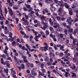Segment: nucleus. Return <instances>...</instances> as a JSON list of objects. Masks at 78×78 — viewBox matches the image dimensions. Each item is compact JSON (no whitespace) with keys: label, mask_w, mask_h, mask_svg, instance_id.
Masks as SVG:
<instances>
[{"label":"nucleus","mask_w":78,"mask_h":78,"mask_svg":"<svg viewBox=\"0 0 78 78\" xmlns=\"http://www.w3.org/2000/svg\"><path fill=\"white\" fill-rule=\"evenodd\" d=\"M23 10H24V11H28V9H26V8H25V7H23Z\"/></svg>","instance_id":"43"},{"label":"nucleus","mask_w":78,"mask_h":78,"mask_svg":"<svg viewBox=\"0 0 78 78\" xmlns=\"http://www.w3.org/2000/svg\"><path fill=\"white\" fill-rule=\"evenodd\" d=\"M58 13L59 16H62V12H58Z\"/></svg>","instance_id":"15"},{"label":"nucleus","mask_w":78,"mask_h":78,"mask_svg":"<svg viewBox=\"0 0 78 78\" xmlns=\"http://www.w3.org/2000/svg\"><path fill=\"white\" fill-rule=\"evenodd\" d=\"M53 72L54 73L57 74V73H58V72H56V70L55 69H53L52 70Z\"/></svg>","instance_id":"25"},{"label":"nucleus","mask_w":78,"mask_h":78,"mask_svg":"<svg viewBox=\"0 0 78 78\" xmlns=\"http://www.w3.org/2000/svg\"><path fill=\"white\" fill-rule=\"evenodd\" d=\"M62 8H60L58 11V12H62Z\"/></svg>","instance_id":"35"},{"label":"nucleus","mask_w":78,"mask_h":78,"mask_svg":"<svg viewBox=\"0 0 78 78\" xmlns=\"http://www.w3.org/2000/svg\"><path fill=\"white\" fill-rule=\"evenodd\" d=\"M71 73L72 74V76L73 78H76V73H74L73 72H71Z\"/></svg>","instance_id":"4"},{"label":"nucleus","mask_w":78,"mask_h":78,"mask_svg":"<svg viewBox=\"0 0 78 78\" xmlns=\"http://www.w3.org/2000/svg\"><path fill=\"white\" fill-rule=\"evenodd\" d=\"M27 76L29 78H31L33 76L31 75V74H28L27 75Z\"/></svg>","instance_id":"21"},{"label":"nucleus","mask_w":78,"mask_h":78,"mask_svg":"<svg viewBox=\"0 0 78 78\" xmlns=\"http://www.w3.org/2000/svg\"><path fill=\"white\" fill-rule=\"evenodd\" d=\"M38 4L40 6H43L41 2H39L38 3Z\"/></svg>","instance_id":"62"},{"label":"nucleus","mask_w":78,"mask_h":78,"mask_svg":"<svg viewBox=\"0 0 78 78\" xmlns=\"http://www.w3.org/2000/svg\"><path fill=\"white\" fill-rule=\"evenodd\" d=\"M41 71L43 73H45V72H46V70L45 69H44V68L42 69Z\"/></svg>","instance_id":"17"},{"label":"nucleus","mask_w":78,"mask_h":78,"mask_svg":"<svg viewBox=\"0 0 78 78\" xmlns=\"http://www.w3.org/2000/svg\"><path fill=\"white\" fill-rule=\"evenodd\" d=\"M40 48L41 49H43V48L44 49V51H47V50H48V48L47 47V46H44V47H41Z\"/></svg>","instance_id":"7"},{"label":"nucleus","mask_w":78,"mask_h":78,"mask_svg":"<svg viewBox=\"0 0 78 78\" xmlns=\"http://www.w3.org/2000/svg\"><path fill=\"white\" fill-rule=\"evenodd\" d=\"M14 58L15 61H16V62H19L18 60H17V58H16V57L15 56H14Z\"/></svg>","instance_id":"19"},{"label":"nucleus","mask_w":78,"mask_h":78,"mask_svg":"<svg viewBox=\"0 0 78 78\" xmlns=\"http://www.w3.org/2000/svg\"><path fill=\"white\" fill-rule=\"evenodd\" d=\"M70 68L72 69V70H75V71H77V69L76 68H75L73 66H71Z\"/></svg>","instance_id":"11"},{"label":"nucleus","mask_w":78,"mask_h":78,"mask_svg":"<svg viewBox=\"0 0 78 78\" xmlns=\"http://www.w3.org/2000/svg\"><path fill=\"white\" fill-rule=\"evenodd\" d=\"M73 12V11H72L71 12H69V15H70V16H72Z\"/></svg>","instance_id":"27"},{"label":"nucleus","mask_w":78,"mask_h":78,"mask_svg":"<svg viewBox=\"0 0 78 78\" xmlns=\"http://www.w3.org/2000/svg\"><path fill=\"white\" fill-rule=\"evenodd\" d=\"M51 0H45V2L46 3H51V2H50V1Z\"/></svg>","instance_id":"14"},{"label":"nucleus","mask_w":78,"mask_h":78,"mask_svg":"<svg viewBox=\"0 0 78 78\" xmlns=\"http://www.w3.org/2000/svg\"><path fill=\"white\" fill-rule=\"evenodd\" d=\"M48 25V23H47V24H44V26L43 27L45 28H47V26Z\"/></svg>","instance_id":"42"},{"label":"nucleus","mask_w":78,"mask_h":78,"mask_svg":"<svg viewBox=\"0 0 78 78\" xmlns=\"http://www.w3.org/2000/svg\"><path fill=\"white\" fill-rule=\"evenodd\" d=\"M68 10L69 12H71L72 11H73L70 8H69Z\"/></svg>","instance_id":"52"},{"label":"nucleus","mask_w":78,"mask_h":78,"mask_svg":"<svg viewBox=\"0 0 78 78\" xmlns=\"http://www.w3.org/2000/svg\"><path fill=\"white\" fill-rule=\"evenodd\" d=\"M44 64L42 63L41 65V69H44Z\"/></svg>","instance_id":"31"},{"label":"nucleus","mask_w":78,"mask_h":78,"mask_svg":"<svg viewBox=\"0 0 78 78\" xmlns=\"http://www.w3.org/2000/svg\"><path fill=\"white\" fill-rule=\"evenodd\" d=\"M25 17L26 19H27V20H28V18H29V16L28 15H26L25 16Z\"/></svg>","instance_id":"33"},{"label":"nucleus","mask_w":78,"mask_h":78,"mask_svg":"<svg viewBox=\"0 0 78 78\" xmlns=\"http://www.w3.org/2000/svg\"><path fill=\"white\" fill-rule=\"evenodd\" d=\"M62 25L63 26L65 27H66L67 26V25L66 24V23H62Z\"/></svg>","instance_id":"38"},{"label":"nucleus","mask_w":78,"mask_h":78,"mask_svg":"<svg viewBox=\"0 0 78 78\" xmlns=\"http://www.w3.org/2000/svg\"><path fill=\"white\" fill-rule=\"evenodd\" d=\"M31 73L32 75H34V76H36L37 75V73L35 72L34 71H31Z\"/></svg>","instance_id":"9"},{"label":"nucleus","mask_w":78,"mask_h":78,"mask_svg":"<svg viewBox=\"0 0 78 78\" xmlns=\"http://www.w3.org/2000/svg\"><path fill=\"white\" fill-rule=\"evenodd\" d=\"M9 30H5V34H7V33H9Z\"/></svg>","instance_id":"26"},{"label":"nucleus","mask_w":78,"mask_h":78,"mask_svg":"<svg viewBox=\"0 0 78 78\" xmlns=\"http://www.w3.org/2000/svg\"><path fill=\"white\" fill-rule=\"evenodd\" d=\"M61 30H62V28L61 27H58L56 29V31H60Z\"/></svg>","instance_id":"13"},{"label":"nucleus","mask_w":78,"mask_h":78,"mask_svg":"<svg viewBox=\"0 0 78 78\" xmlns=\"http://www.w3.org/2000/svg\"><path fill=\"white\" fill-rule=\"evenodd\" d=\"M9 5L10 6H12V5H13V4H12V3L11 2H10V3H9Z\"/></svg>","instance_id":"56"},{"label":"nucleus","mask_w":78,"mask_h":78,"mask_svg":"<svg viewBox=\"0 0 78 78\" xmlns=\"http://www.w3.org/2000/svg\"><path fill=\"white\" fill-rule=\"evenodd\" d=\"M21 48L22 50H25V47L24 46H22L21 47Z\"/></svg>","instance_id":"57"},{"label":"nucleus","mask_w":78,"mask_h":78,"mask_svg":"<svg viewBox=\"0 0 78 78\" xmlns=\"http://www.w3.org/2000/svg\"><path fill=\"white\" fill-rule=\"evenodd\" d=\"M18 52H19V53L20 55H21V56H23V54L21 52H20V51H18Z\"/></svg>","instance_id":"34"},{"label":"nucleus","mask_w":78,"mask_h":78,"mask_svg":"<svg viewBox=\"0 0 78 78\" xmlns=\"http://www.w3.org/2000/svg\"><path fill=\"white\" fill-rule=\"evenodd\" d=\"M78 40L77 39H74L73 40V43L74 45H76V42H78Z\"/></svg>","instance_id":"5"},{"label":"nucleus","mask_w":78,"mask_h":78,"mask_svg":"<svg viewBox=\"0 0 78 78\" xmlns=\"http://www.w3.org/2000/svg\"><path fill=\"white\" fill-rule=\"evenodd\" d=\"M50 36L51 37H52V38H54L56 36L55 35H53L52 34H50Z\"/></svg>","instance_id":"12"},{"label":"nucleus","mask_w":78,"mask_h":78,"mask_svg":"<svg viewBox=\"0 0 78 78\" xmlns=\"http://www.w3.org/2000/svg\"><path fill=\"white\" fill-rule=\"evenodd\" d=\"M44 44L46 46L45 47H47V48H48V44L46 43H44Z\"/></svg>","instance_id":"50"},{"label":"nucleus","mask_w":78,"mask_h":78,"mask_svg":"<svg viewBox=\"0 0 78 78\" xmlns=\"http://www.w3.org/2000/svg\"><path fill=\"white\" fill-rule=\"evenodd\" d=\"M65 74L68 75V76H69V75H70V74L69 73V72H65Z\"/></svg>","instance_id":"45"},{"label":"nucleus","mask_w":78,"mask_h":78,"mask_svg":"<svg viewBox=\"0 0 78 78\" xmlns=\"http://www.w3.org/2000/svg\"><path fill=\"white\" fill-rule=\"evenodd\" d=\"M66 20V18H64V17L62 18L61 19V20L64 21V20Z\"/></svg>","instance_id":"51"},{"label":"nucleus","mask_w":78,"mask_h":78,"mask_svg":"<svg viewBox=\"0 0 78 78\" xmlns=\"http://www.w3.org/2000/svg\"><path fill=\"white\" fill-rule=\"evenodd\" d=\"M44 61L46 62H48L49 61V59L48 58H44Z\"/></svg>","instance_id":"37"},{"label":"nucleus","mask_w":78,"mask_h":78,"mask_svg":"<svg viewBox=\"0 0 78 78\" xmlns=\"http://www.w3.org/2000/svg\"><path fill=\"white\" fill-rule=\"evenodd\" d=\"M24 1H22V2H21L20 1H18V4L20 5V4H21L22 3H24Z\"/></svg>","instance_id":"24"},{"label":"nucleus","mask_w":78,"mask_h":78,"mask_svg":"<svg viewBox=\"0 0 78 78\" xmlns=\"http://www.w3.org/2000/svg\"><path fill=\"white\" fill-rule=\"evenodd\" d=\"M64 54L62 53H60L59 55V56H62Z\"/></svg>","instance_id":"60"},{"label":"nucleus","mask_w":78,"mask_h":78,"mask_svg":"<svg viewBox=\"0 0 78 78\" xmlns=\"http://www.w3.org/2000/svg\"><path fill=\"white\" fill-rule=\"evenodd\" d=\"M68 31L69 32H72V31H73V29L72 28L70 29L69 30H68Z\"/></svg>","instance_id":"39"},{"label":"nucleus","mask_w":78,"mask_h":78,"mask_svg":"<svg viewBox=\"0 0 78 78\" xmlns=\"http://www.w3.org/2000/svg\"><path fill=\"white\" fill-rule=\"evenodd\" d=\"M68 23L69 25H72V21H68Z\"/></svg>","instance_id":"32"},{"label":"nucleus","mask_w":78,"mask_h":78,"mask_svg":"<svg viewBox=\"0 0 78 78\" xmlns=\"http://www.w3.org/2000/svg\"><path fill=\"white\" fill-rule=\"evenodd\" d=\"M55 55V54H54L53 52H51L49 54V56L50 58H53Z\"/></svg>","instance_id":"3"},{"label":"nucleus","mask_w":78,"mask_h":78,"mask_svg":"<svg viewBox=\"0 0 78 78\" xmlns=\"http://www.w3.org/2000/svg\"><path fill=\"white\" fill-rule=\"evenodd\" d=\"M50 9L52 12L55 11V10H56V9L54 6L51 7Z\"/></svg>","instance_id":"6"},{"label":"nucleus","mask_w":78,"mask_h":78,"mask_svg":"<svg viewBox=\"0 0 78 78\" xmlns=\"http://www.w3.org/2000/svg\"><path fill=\"white\" fill-rule=\"evenodd\" d=\"M55 49V50H58V48H57V47L56 45H55L54 47Z\"/></svg>","instance_id":"40"},{"label":"nucleus","mask_w":78,"mask_h":78,"mask_svg":"<svg viewBox=\"0 0 78 78\" xmlns=\"http://www.w3.org/2000/svg\"><path fill=\"white\" fill-rule=\"evenodd\" d=\"M47 64L48 66H50L51 65V63L50 62H47Z\"/></svg>","instance_id":"55"},{"label":"nucleus","mask_w":78,"mask_h":78,"mask_svg":"<svg viewBox=\"0 0 78 78\" xmlns=\"http://www.w3.org/2000/svg\"><path fill=\"white\" fill-rule=\"evenodd\" d=\"M5 14H6L7 13H8V10H7V9H5Z\"/></svg>","instance_id":"61"},{"label":"nucleus","mask_w":78,"mask_h":78,"mask_svg":"<svg viewBox=\"0 0 78 78\" xmlns=\"http://www.w3.org/2000/svg\"><path fill=\"white\" fill-rule=\"evenodd\" d=\"M61 62L63 65H64V64H66V63L63 62V61H61Z\"/></svg>","instance_id":"46"},{"label":"nucleus","mask_w":78,"mask_h":78,"mask_svg":"<svg viewBox=\"0 0 78 78\" xmlns=\"http://www.w3.org/2000/svg\"><path fill=\"white\" fill-rule=\"evenodd\" d=\"M13 76V78H17V76H16V75H12Z\"/></svg>","instance_id":"63"},{"label":"nucleus","mask_w":78,"mask_h":78,"mask_svg":"<svg viewBox=\"0 0 78 78\" xmlns=\"http://www.w3.org/2000/svg\"><path fill=\"white\" fill-rule=\"evenodd\" d=\"M64 6H65V4H64L63 3H62L60 5V6H61L62 7H64Z\"/></svg>","instance_id":"49"},{"label":"nucleus","mask_w":78,"mask_h":78,"mask_svg":"<svg viewBox=\"0 0 78 78\" xmlns=\"http://www.w3.org/2000/svg\"><path fill=\"white\" fill-rule=\"evenodd\" d=\"M23 23L25 25H28V23L27 21H24Z\"/></svg>","instance_id":"18"},{"label":"nucleus","mask_w":78,"mask_h":78,"mask_svg":"<svg viewBox=\"0 0 78 78\" xmlns=\"http://www.w3.org/2000/svg\"><path fill=\"white\" fill-rule=\"evenodd\" d=\"M4 72H5L6 73H8V69H4Z\"/></svg>","instance_id":"20"},{"label":"nucleus","mask_w":78,"mask_h":78,"mask_svg":"<svg viewBox=\"0 0 78 78\" xmlns=\"http://www.w3.org/2000/svg\"><path fill=\"white\" fill-rule=\"evenodd\" d=\"M20 33L22 35H23L24 34H25V33H24L23 31H20Z\"/></svg>","instance_id":"47"},{"label":"nucleus","mask_w":78,"mask_h":78,"mask_svg":"<svg viewBox=\"0 0 78 78\" xmlns=\"http://www.w3.org/2000/svg\"><path fill=\"white\" fill-rule=\"evenodd\" d=\"M41 19H42V20H45V17L44 16H42L41 17Z\"/></svg>","instance_id":"23"},{"label":"nucleus","mask_w":78,"mask_h":78,"mask_svg":"<svg viewBox=\"0 0 78 78\" xmlns=\"http://www.w3.org/2000/svg\"><path fill=\"white\" fill-rule=\"evenodd\" d=\"M26 65H27V67H29L30 66V63H27L26 64Z\"/></svg>","instance_id":"58"},{"label":"nucleus","mask_w":78,"mask_h":78,"mask_svg":"<svg viewBox=\"0 0 78 78\" xmlns=\"http://www.w3.org/2000/svg\"><path fill=\"white\" fill-rule=\"evenodd\" d=\"M60 38H62V37H63V36H64V35L62 34H60Z\"/></svg>","instance_id":"54"},{"label":"nucleus","mask_w":78,"mask_h":78,"mask_svg":"<svg viewBox=\"0 0 78 78\" xmlns=\"http://www.w3.org/2000/svg\"><path fill=\"white\" fill-rule=\"evenodd\" d=\"M41 23L43 25H47V23H44V22L43 20L41 21Z\"/></svg>","instance_id":"16"},{"label":"nucleus","mask_w":78,"mask_h":78,"mask_svg":"<svg viewBox=\"0 0 78 78\" xmlns=\"http://www.w3.org/2000/svg\"><path fill=\"white\" fill-rule=\"evenodd\" d=\"M55 25L53 27L54 28H59V24L57 23H54Z\"/></svg>","instance_id":"2"},{"label":"nucleus","mask_w":78,"mask_h":78,"mask_svg":"<svg viewBox=\"0 0 78 78\" xmlns=\"http://www.w3.org/2000/svg\"><path fill=\"white\" fill-rule=\"evenodd\" d=\"M78 60V58H76L73 60L74 62H76V61Z\"/></svg>","instance_id":"41"},{"label":"nucleus","mask_w":78,"mask_h":78,"mask_svg":"<svg viewBox=\"0 0 78 78\" xmlns=\"http://www.w3.org/2000/svg\"><path fill=\"white\" fill-rule=\"evenodd\" d=\"M67 21L68 22V21H69L70 22H73V20L71 18V16H69L68 19H67Z\"/></svg>","instance_id":"8"},{"label":"nucleus","mask_w":78,"mask_h":78,"mask_svg":"<svg viewBox=\"0 0 78 78\" xmlns=\"http://www.w3.org/2000/svg\"><path fill=\"white\" fill-rule=\"evenodd\" d=\"M23 61L25 63H27L28 62V60H27L26 59H24L23 60Z\"/></svg>","instance_id":"44"},{"label":"nucleus","mask_w":78,"mask_h":78,"mask_svg":"<svg viewBox=\"0 0 78 78\" xmlns=\"http://www.w3.org/2000/svg\"><path fill=\"white\" fill-rule=\"evenodd\" d=\"M10 36H9L8 37H11V38H12V33H11V32H10Z\"/></svg>","instance_id":"36"},{"label":"nucleus","mask_w":78,"mask_h":78,"mask_svg":"<svg viewBox=\"0 0 78 78\" xmlns=\"http://www.w3.org/2000/svg\"><path fill=\"white\" fill-rule=\"evenodd\" d=\"M65 6L66 8H67V9H69L70 7L69 6V5H68V4L66 3H65Z\"/></svg>","instance_id":"10"},{"label":"nucleus","mask_w":78,"mask_h":78,"mask_svg":"<svg viewBox=\"0 0 78 78\" xmlns=\"http://www.w3.org/2000/svg\"><path fill=\"white\" fill-rule=\"evenodd\" d=\"M22 58H23V59H25L27 58V56L23 55L22 56Z\"/></svg>","instance_id":"48"},{"label":"nucleus","mask_w":78,"mask_h":78,"mask_svg":"<svg viewBox=\"0 0 78 78\" xmlns=\"http://www.w3.org/2000/svg\"><path fill=\"white\" fill-rule=\"evenodd\" d=\"M5 50H8V46H5Z\"/></svg>","instance_id":"64"},{"label":"nucleus","mask_w":78,"mask_h":78,"mask_svg":"<svg viewBox=\"0 0 78 78\" xmlns=\"http://www.w3.org/2000/svg\"><path fill=\"white\" fill-rule=\"evenodd\" d=\"M56 19H57L58 20H60L61 19V17L60 16H57L56 17Z\"/></svg>","instance_id":"28"},{"label":"nucleus","mask_w":78,"mask_h":78,"mask_svg":"<svg viewBox=\"0 0 78 78\" xmlns=\"http://www.w3.org/2000/svg\"><path fill=\"white\" fill-rule=\"evenodd\" d=\"M64 33H65L66 34H67V30L66 29L65 30H64Z\"/></svg>","instance_id":"53"},{"label":"nucleus","mask_w":78,"mask_h":78,"mask_svg":"<svg viewBox=\"0 0 78 78\" xmlns=\"http://www.w3.org/2000/svg\"><path fill=\"white\" fill-rule=\"evenodd\" d=\"M46 36H48V34H49V31L48 30L46 31Z\"/></svg>","instance_id":"29"},{"label":"nucleus","mask_w":78,"mask_h":78,"mask_svg":"<svg viewBox=\"0 0 78 78\" xmlns=\"http://www.w3.org/2000/svg\"><path fill=\"white\" fill-rule=\"evenodd\" d=\"M13 8L14 9H18V8L16 7L15 6H13Z\"/></svg>","instance_id":"30"},{"label":"nucleus","mask_w":78,"mask_h":78,"mask_svg":"<svg viewBox=\"0 0 78 78\" xmlns=\"http://www.w3.org/2000/svg\"><path fill=\"white\" fill-rule=\"evenodd\" d=\"M21 68L23 69H25V66L24 64H22L21 65Z\"/></svg>","instance_id":"22"},{"label":"nucleus","mask_w":78,"mask_h":78,"mask_svg":"<svg viewBox=\"0 0 78 78\" xmlns=\"http://www.w3.org/2000/svg\"><path fill=\"white\" fill-rule=\"evenodd\" d=\"M28 16H29V17L33 19V20L34 19H35V16L33 14H31V13L29 14H28Z\"/></svg>","instance_id":"1"},{"label":"nucleus","mask_w":78,"mask_h":78,"mask_svg":"<svg viewBox=\"0 0 78 78\" xmlns=\"http://www.w3.org/2000/svg\"><path fill=\"white\" fill-rule=\"evenodd\" d=\"M50 60L51 62H53V59H52V58H50Z\"/></svg>","instance_id":"59"}]
</instances>
